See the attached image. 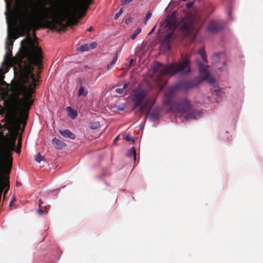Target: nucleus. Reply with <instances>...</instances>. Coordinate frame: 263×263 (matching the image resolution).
<instances>
[{
	"label": "nucleus",
	"mask_w": 263,
	"mask_h": 263,
	"mask_svg": "<svg viewBox=\"0 0 263 263\" xmlns=\"http://www.w3.org/2000/svg\"><path fill=\"white\" fill-rule=\"evenodd\" d=\"M12 63L13 61H11V66L7 68L4 65L3 61V65L0 68V99L4 101L7 109L6 115V121L4 126L5 129L8 130L6 136L0 131V146L2 147L4 142L9 143L11 141H14L13 149L10 151V156L14 150L18 154L21 152V138L18 139L16 149L15 141L21 128V124H22L24 126L26 124L29 109L33 102L32 96L37 82L36 77L29 71L28 73L23 76L12 86L10 90L8 85L4 80V74L12 66Z\"/></svg>",
	"instance_id": "f257e3e1"
},
{
	"label": "nucleus",
	"mask_w": 263,
	"mask_h": 263,
	"mask_svg": "<svg viewBox=\"0 0 263 263\" xmlns=\"http://www.w3.org/2000/svg\"><path fill=\"white\" fill-rule=\"evenodd\" d=\"M91 0H69V3L58 11L46 7L51 0L32 1L29 6L24 5L19 12L20 27L29 33L31 29L36 30L49 26L48 19L56 24L61 25L67 21L68 26L76 25L79 18L83 17V12L88 8Z\"/></svg>",
	"instance_id": "f03ea898"
},
{
	"label": "nucleus",
	"mask_w": 263,
	"mask_h": 263,
	"mask_svg": "<svg viewBox=\"0 0 263 263\" xmlns=\"http://www.w3.org/2000/svg\"><path fill=\"white\" fill-rule=\"evenodd\" d=\"M15 60L18 64L26 63L39 66L42 62V51L35 42L28 35L21 42V47Z\"/></svg>",
	"instance_id": "7ed1b4c3"
},
{
	"label": "nucleus",
	"mask_w": 263,
	"mask_h": 263,
	"mask_svg": "<svg viewBox=\"0 0 263 263\" xmlns=\"http://www.w3.org/2000/svg\"><path fill=\"white\" fill-rule=\"evenodd\" d=\"M208 67L209 66L208 65H204L203 63H199V70L200 76L198 78H194L191 81H182L183 89L187 90L190 88L197 87L203 81L206 80L208 83L214 88V91L215 92L216 96L222 97L224 96V93L222 91V90L219 89L216 85L214 78L211 75L208 71Z\"/></svg>",
	"instance_id": "20e7f679"
},
{
	"label": "nucleus",
	"mask_w": 263,
	"mask_h": 263,
	"mask_svg": "<svg viewBox=\"0 0 263 263\" xmlns=\"http://www.w3.org/2000/svg\"><path fill=\"white\" fill-rule=\"evenodd\" d=\"M182 61L168 64L164 69L161 71L160 76L167 74L172 77L177 73L181 75H186L190 72L189 57L187 54H182Z\"/></svg>",
	"instance_id": "39448f33"
},
{
	"label": "nucleus",
	"mask_w": 263,
	"mask_h": 263,
	"mask_svg": "<svg viewBox=\"0 0 263 263\" xmlns=\"http://www.w3.org/2000/svg\"><path fill=\"white\" fill-rule=\"evenodd\" d=\"M165 107L168 108V111H174L175 110L181 113L186 112L191 107L190 101L186 99L180 100L179 102H168L167 101L164 102Z\"/></svg>",
	"instance_id": "423d86ee"
},
{
	"label": "nucleus",
	"mask_w": 263,
	"mask_h": 263,
	"mask_svg": "<svg viewBox=\"0 0 263 263\" xmlns=\"http://www.w3.org/2000/svg\"><path fill=\"white\" fill-rule=\"evenodd\" d=\"M146 96V92L144 89H141L135 90L133 97V102L134 103L133 110H136V112H137L143 109L144 101Z\"/></svg>",
	"instance_id": "0eeeda50"
},
{
	"label": "nucleus",
	"mask_w": 263,
	"mask_h": 263,
	"mask_svg": "<svg viewBox=\"0 0 263 263\" xmlns=\"http://www.w3.org/2000/svg\"><path fill=\"white\" fill-rule=\"evenodd\" d=\"M223 28V25L217 22L212 21L210 22L206 28L207 31L212 33H215Z\"/></svg>",
	"instance_id": "6e6552de"
},
{
	"label": "nucleus",
	"mask_w": 263,
	"mask_h": 263,
	"mask_svg": "<svg viewBox=\"0 0 263 263\" xmlns=\"http://www.w3.org/2000/svg\"><path fill=\"white\" fill-rule=\"evenodd\" d=\"M176 12L174 11L171 14L170 20L167 21L166 26L170 28H176L179 27L178 23L175 20Z\"/></svg>",
	"instance_id": "1a4fd4ad"
},
{
	"label": "nucleus",
	"mask_w": 263,
	"mask_h": 263,
	"mask_svg": "<svg viewBox=\"0 0 263 263\" xmlns=\"http://www.w3.org/2000/svg\"><path fill=\"white\" fill-rule=\"evenodd\" d=\"M202 112L199 110H193L185 117L184 119L187 121L190 119H197L201 117Z\"/></svg>",
	"instance_id": "9d476101"
},
{
	"label": "nucleus",
	"mask_w": 263,
	"mask_h": 263,
	"mask_svg": "<svg viewBox=\"0 0 263 263\" xmlns=\"http://www.w3.org/2000/svg\"><path fill=\"white\" fill-rule=\"evenodd\" d=\"M183 89V83L182 81H180L177 83L174 86L170 87V95H172L173 93L176 92L177 91Z\"/></svg>",
	"instance_id": "9b49d317"
},
{
	"label": "nucleus",
	"mask_w": 263,
	"mask_h": 263,
	"mask_svg": "<svg viewBox=\"0 0 263 263\" xmlns=\"http://www.w3.org/2000/svg\"><path fill=\"white\" fill-rule=\"evenodd\" d=\"M52 142L54 145L55 148L57 149H61L66 146L65 143L61 142L57 138H54L52 140Z\"/></svg>",
	"instance_id": "f8f14e48"
},
{
	"label": "nucleus",
	"mask_w": 263,
	"mask_h": 263,
	"mask_svg": "<svg viewBox=\"0 0 263 263\" xmlns=\"http://www.w3.org/2000/svg\"><path fill=\"white\" fill-rule=\"evenodd\" d=\"M60 133L64 137L69 138L70 139H74L75 136L69 129H65L64 130H60Z\"/></svg>",
	"instance_id": "ddd939ff"
},
{
	"label": "nucleus",
	"mask_w": 263,
	"mask_h": 263,
	"mask_svg": "<svg viewBox=\"0 0 263 263\" xmlns=\"http://www.w3.org/2000/svg\"><path fill=\"white\" fill-rule=\"evenodd\" d=\"M146 117L152 122H155L159 119L158 114L153 112L147 113Z\"/></svg>",
	"instance_id": "4468645a"
},
{
	"label": "nucleus",
	"mask_w": 263,
	"mask_h": 263,
	"mask_svg": "<svg viewBox=\"0 0 263 263\" xmlns=\"http://www.w3.org/2000/svg\"><path fill=\"white\" fill-rule=\"evenodd\" d=\"M192 27V23L190 22L183 23V24L181 25L179 28V29L181 31H187L190 29Z\"/></svg>",
	"instance_id": "2eb2a0df"
},
{
	"label": "nucleus",
	"mask_w": 263,
	"mask_h": 263,
	"mask_svg": "<svg viewBox=\"0 0 263 263\" xmlns=\"http://www.w3.org/2000/svg\"><path fill=\"white\" fill-rule=\"evenodd\" d=\"M68 115L71 119H74L78 115L77 111L73 109L71 107H67Z\"/></svg>",
	"instance_id": "dca6fc26"
},
{
	"label": "nucleus",
	"mask_w": 263,
	"mask_h": 263,
	"mask_svg": "<svg viewBox=\"0 0 263 263\" xmlns=\"http://www.w3.org/2000/svg\"><path fill=\"white\" fill-rule=\"evenodd\" d=\"M118 52H119V51L116 52V53L115 55L114 56V58L112 59L111 62L109 64H108L107 66V69L108 70H110L114 67V65L116 63V62L118 60Z\"/></svg>",
	"instance_id": "f3484780"
},
{
	"label": "nucleus",
	"mask_w": 263,
	"mask_h": 263,
	"mask_svg": "<svg viewBox=\"0 0 263 263\" xmlns=\"http://www.w3.org/2000/svg\"><path fill=\"white\" fill-rule=\"evenodd\" d=\"M204 62H207L206 55L204 48H200L197 52Z\"/></svg>",
	"instance_id": "a211bd4d"
},
{
	"label": "nucleus",
	"mask_w": 263,
	"mask_h": 263,
	"mask_svg": "<svg viewBox=\"0 0 263 263\" xmlns=\"http://www.w3.org/2000/svg\"><path fill=\"white\" fill-rule=\"evenodd\" d=\"M126 156L133 159L134 160L136 159V150L134 147L130 148L127 152Z\"/></svg>",
	"instance_id": "6ab92c4d"
},
{
	"label": "nucleus",
	"mask_w": 263,
	"mask_h": 263,
	"mask_svg": "<svg viewBox=\"0 0 263 263\" xmlns=\"http://www.w3.org/2000/svg\"><path fill=\"white\" fill-rule=\"evenodd\" d=\"M88 93L87 89L85 88L83 86H81L79 90L78 95L79 96H86Z\"/></svg>",
	"instance_id": "aec40b11"
},
{
	"label": "nucleus",
	"mask_w": 263,
	"mask_h": 263,
	"mask_svg": "<svg viewBox=\"0 0 263 263\" xmlns=\"http://www.w3.org/2000/svg\"><path fill=\"white\" fill-rule=\"evenodd\" d=\"M224 54L223 52L215 53L212 57L213 60L216 62H219V58L220 57H223Z\"/></svg>",
	"instance_id": "412c9836"
},
{
	"label": "nucleus",
	"mask_w": 263,
	"mask_h": 263,
	"mask_svg": "<svg viewBox=\"0 0 263 263\" xmlns=\"http://www.w3.org/2000/svg\"><path fill=\"white\" fill-rule=\"evenodd\" d=\"M89 49L90 47L88 45V44H83L79 47V50L80 51H86L89 50Z\"/></svg>",
	"instance_id": "4be33fe9"
},
{
	"label": "nucleus",
	"mask_w": 263,
	"mask_h": 263,
	"mask_svg": "<svg viewBox=\"0 0 263 263\" xmlns=\"http://www.w3.org/2000/svg\"><path fill=\"white\" fill-rule=\"evenodd\" d=\"M161 65V63L159 62H156L154 65L152 67V70L154 73L158 71L160 66Z\"/></svg>",
	"instance_id": "5701e85b"
},
{
	"label": "nucleus",
	"mask_w": 263,
	"mask_h": 263,
	"mask_svg": "<svg viewBox=\"0 0 263 263\" xmlns=\"http://www.w3.org/2000/svg\"><path fill=\"white\" fill-rule=\"evenodd\" d=\"M141 29L140 28H137L135 33H134L130 36V39L132 40H135L137 36L141 32Z\"/></svg>",
	"instance_id": "b1692460"
},
{
	"label": "nucleus",
	"mask_w": 263,
	"mask_h": 263,
	"mask_svg": "<svg viewBox=\"0 0 263 263\" xmlns=\"http://www.w3.org/2000/svg\"><path fill=\"white\" fill-rule=\"evenodd\" d=\"M35 160L38 163H40L41 161L43 160V157L40 153H38L37 155L35 156Z\"/></svg>",
	"instance_id": "393cba45"
},
{
	"label": "nucleus",
	"mask_w": 263,
	"mask_h": 263,
	"mask_svg": "<svg viewBox=\"0 0 263 263\" xmlns=\"http://www.w3.org/2000/svg\"><path fill=\"white\" fill-rule=\"evenodd\" d=\"M100 126V124L99 122H95L92 123L90 125V127L91 129H95Z\"/></svg>",
	"instance_id": "a878e982"
},
{
	"label": "nucleus",
	"mask_w": 263,
	"mask_h": 263,
	"mask_svg": "<svg viewBox=\"0 0 263 263\" xmlns=\"http://www.w3.org/2000/svg\"><path fill=\"white\" fill-rule=\"evenodd\" d=\"M152 16V13L151 12H148L146 15V16H145V21H144V24L145 25H146L147 24V21H148L149 19H150V18Z\"/></svg>",
	"instance_id": "bb28decb"
},
{
	"label": "nucleus",
	"mask_w": 263,
	"mask_h": 263,
	"mask_svg": "<svg viewBox=\"0 0 263 263\" xmlns=\"http://www.w3.org/2000/svg\"><path fill=\"white\" fill-rule=\"evenodd\" d=\"M173 36V33L171 32L168 33L165 36V40L168 41Z\"/></svg>",
	"instance_id": "cd10ccee"
},
{
	"label": "nucleus",
	"mask_w": 263,
	"mask_h": 263,
	"mask_svg": "<svg viewBox=\"0 0 263 263\" xmlns=\"http://www.w3.org/2000/svg\"><path fill=\"white\" fill-rule=\"evenodd\" d=\"M122 13V9H121L119 12H118L115 15L114 18L115 20H117L118 17L121 15Z\"/></svg>",
	"instance_id": "c85d7f7f"
},
{
	"label": "nucleus",
	"mask_w": 263,
	"mask_h": 263,
	"mask_svg": "<svg viewBox=\"0 0 263 263\" xmlns=\"http://www.w3.org/2000/svg\"><path fill=\"white\" fill-rule=\"evenodd\" d=\"M133 1V0H121V5H125L132 2Z\"/></svg>",
	"instance_id": "c756f323"
},
{
	"label": "nucleus",
	"mask_w": 263,
	"mask_h": 263,
	"mask_svg": "<svg viewBox=\"0 0 263 263\" xmlns=\"http://www.w3.org/2000/svg\"><path fill=\"white\" fill-rule=\"evenodd\" d=\"M88 45L90 47V49H94L97 46V43L96 42H92L90 44H88Z\"/></svg>",
	"instance_id": "7c9ffc66"
},
{
	"label": "nucleus",
	"mask_w": 263,
	"mask_h": 263,
	"mask_svg": "<svg viewBox=\"0 0 263 263\" xmlns=\"http://www.w3.org/2000/svg\"><path fill=\"white\" fill-rule=\"evenodd\" d=\"M125 139L128 141H132L133 143L135 142V140L132 139L129 135H127L125 136Z\"/></svg>",
	"instance_id": "2f4dec72"
},
{
	"label": "nucleus",
	"mask_w": 263,
	"mask_h": 263,
	"mask_svg": "<svg viewBox=\"0 0 263 263\" xmlns=\"http://www.w3.org/2000/svg\"><path fill=\"white\" fill-rule=\"evenodd\" d=\"M123 90H124V89L122 88H117L116 89V92L117 93L122 94L123 92Z\"/></svg>",
	"instance_id": "473e14b6"
},
{
	"label": "nucleus",
	"mask_w": 263,
	"mask_h": 263,
	"mask_svg": "<svg viewBox=\"0 0 263 263\" xmlns=\"http://www.w3.org/2000/svg\"><path fill=\"white\" fill-rule=\"evenodd\" d=\"M193 5V2H190V3H187L186 4V7L188 8H191V7H192Z\"/></svg>",
	"instance_id": "72a5a7b5"
},
{
	"label": "nucleus",
	"mask_w": 263,
	"mask_h": 263,
	"mask_svg": "<svg viewBox=\"0 0 263 263\" xmlns=\"http://www.w3.org/2000/svg\"><path fill=\"white\" fill-rule=\"evenodd\" d=\"M129 85V83H125L123 85V89L124 90L125 89H126Z\"/></svg>",
	"instance_id": "f704fd0d"
},
{
	"label": "nucleus",
	"mask_w": 263,
	"mask_h": 263,
	"mask_svg": "<svg viewBox=\"0 0 263 263\" xmlns=\"http://www.w3.org/2000/svg\"><path fill=\"white\" fill-rule=\"evenodd\" d=\"M143 128H144V123H142L140 125V129H143Z\"/></svg>",
	"instance_id": "c9c22d12"
},
{
	"label": "nucleus",
	"mask_w": 263,
	"mask_h": 263,
	"mask_svg": "<svg viewBox=\"0 0 263 263\" xmlns=\"http://www.w3.org/2000/svg\"><path fill=\"white\" fill-rule=\"evenodd\" d=\"M37 212L40 214H42L43 213V211L41 209H39Z\"/></svg>",
	"instance_id": "e433bc0d"
},
{
	"label": "nucleus",
	"mask_w": 263,
	"mask_h": 263,
	"mask_svg": "<svg viewBox=\"0 0 263 263\" xmlns=\"http://www.w3.org/2000/svg\"><path fill=\"white\" fill-rule=\"evenodd\" d=\"M133 62V59H130L129 62V66H130Z\"/></svg>",
	"instance_id": "4c0bfd02"
},
{
	"label": "nucleus",
	"mask_w": 263,
	"mask_h": 263,
	"mask_svg": "<svg viewBox=\"0 0 263 263\" xmlns=\"http://www.w3.org/2000/svg\"><path fill=\"white\" fill-rule=\"evenodd\" d=\"M93 29V28L92 27H90L88 29H87V31H89V32H90Z\"/></svg>",
	"instance_id": "58836bf2"
},
{
	"label": "nucleus",
	"mask_w": 263,
	"mask_h": 263,
	"mask_svg": "<svg viewBox=\"0 0 263 263\" xmlns=\"http://www.w3.org/2000/svg\"><path fill=\"white\" fill-rule=\"evenodd\" d=\"M12 203H13V200H11V201H10V202L9 203V206H12Z\"/></svg>",
	"instance_id": "ea45409f"
},
{
	"label": "nucleus",
	"mask_w": 263,
	"mask_h": 263,
	"mask_svg": "<svg viewBox=\"0 0 263 263\" xmlns=\"http://www.w3.org/2000/svg\"><path fill=\"white\" fill-rule=\"evenodd\" d=\"M230 13H231V11L230 10H229L228 12H227V14L230 16Z\"/></svg>",
	"instance_id": "a19ab883"
},
{
	"label": "nucleus",
	"mask_w": 263,
	"mask_h": 263,
	"mask_svg": "<svg viewBox=\"0 0 263 263\" xmlns=\"http://www.w3.org/2000/svg\"><path fill=\"white\" fill-rule=\"evenodd\" d=\"M128 21H129V19L126 20L125 21V23H126V24H128Z\"/></svg>",
	"instance_id": "79ce46f5"
},
{
	"label": "nucleus",
	"mask_w": 263,
	"mask_h": 263,
	"mask_svg": "<svg viewBox=\"0 0 263 263\" xmlns=\"http://www.w3.org/2000/svg\"><path fill=\"white\" fill-rule=\"evenodd\" d=\"M118 109L120 110H122L123 109V107H122V108H121V107L118 108Z\"/></svg>",
	"instance_id": "37998d69"
},
{
	"label": "nucleus",
	"mask_w": 263,
	"mask_h": 263,
	"mask_svg": "<svg viewBox=\"0 0 263 263\" xmlns=\"http://www.w3.org/2000/svg\"><path fill=\"white\" fill-rule=\"evenodd\" d=\"M11 200H13V202L15 201V199L14 197H13L12 199H11Z\"/></svg>",
	"instance_id": "c03bdc74"
},
{
	"label": "nucleus",
	"mask_w": 263,
	"mask_h": 263,
	"mask_svg": "<svg viewBox=\"0 0 263 263\" xmlns=\"http://www.w3.org/2000/svg\"><path fill=\"white\" fill-rule=\"evenodd\" d=\"M14 73H15V68L13 67Z\"/></svg>",
	"instance_id": "a18cd8bd"
},
{
	"label": "nucleus",
	"mask_w": 263,
	"mask_h": 263,
	"mask_svg": "<svg viewBox=\"0 0 263 263\" xmlns=\"http://www.w3.org/2000/svg\"><path fill=\"white\" fill-rule=\"evenodd\" d=\"M16 185L17 186L20 185V183L16 182Z\"/></svg>",
	"instance_id": "49530a36"
},
{
	"label": "nucleus",
	"mask_w": 263,
	"mask_h": 263,
	"mask_svg": "<svg viewBox=\"0 0 263 263\" xmlns=\"http://www.w3.org/2000/svg\"><path fill=\"white\" fill-rule=\"evenodd\" d=\"M154 29H155V28H154L153 29H152L151 32L154 31Z\"/></svg>",
	"instance_id": "de8ad7c7"
},
{
	"label": "nucleus",
	"mask_w": 263,
	"mask_h": 263,
	"mask_svg": "<svg viewBox=\"0 0 263 263\" xmlns=\"http://www.w3.org/2000/svg\"><path fill=\"white\" fill-rule=\"evenodd\" d=\"M183 2H185L187 0H182Z\"/></svg>",
	"instance_id": "09e8293b"
},
{
	"label": "nucleus",
	"mask_w": 263,
	"mask_h": 263,
	"mask_svg": "<svg viewBox=\"0 0 263 263\" xmlns=\"http://www.w3.org/2000/svg\"><path fill=\"white\" fill-rule=\"evenodd\" d=\"M223 64L225 65L226 64V62H223Z\"/></svg>",
	"instance_id": "8fccbe9b"
},
{
	"label": "nucleus",
	"mask_w": 263,
	"mask_h": 263,
	"mask_svg": "<svg viewBox=\"0 0 263 263\" xmlns=\"http://www.w3.org/2000/svg\"><path fill=\"white\" fill-rule=\"evenodd\" d=\"M219 69L220 70H221V67H219Z\"/></svg>",
	"instance_id": "3c124183"
},
{
	"label": "nucleus",
	"mask_w": 263,
	"mask_h": 263,
	"mask_svg": "<svg viewBox=\"0 0 263 263\" xmlns=\"http://www.w3.org/2000/svg\"><path fill=\"white\" fill-rule=\"evenodd\" d=\"M0 114H2V111H0Z\"/></svg>",
	"instance_id": "603ef678"
},
{
	"label": "nucleus",
	"mask_w": 263,
	"mask_h": 263,
	"mask_svg": "<svg viewBox=\"0 0 263 263\" xmlns=\"http://www.w3.org/2000/svg\"><path fill=\"white\" fill-rule=\"evenodd\" d=\"M1 126H2V125H1V124H0V128H1Z\"/></svg>",
	"instance_id": "864d4df0"
}]
</instances>
